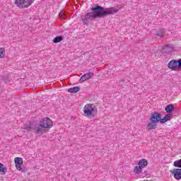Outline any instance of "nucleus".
I'll return each instance as SVG.
<instances>
[{
	"instance_id": "412c9836",
	"label": "nucleus",
	"mask_w": 181,
	"mask_h": 181,
	"mask_svg": "<svg viewBox=\"0 0 181 181\" xmlns=\"http://www.w3.org/2000/svg\"><path fill=\"white\" fill-rule=\"evenodd\" d=\"M5 57V48H0V59Z\"/></svg>"
},
{
	"instance_id": "20e7f679",
	"label": "nucleus",
	"mask_w": 181,
	"mask_h": 181,
	"mask_svg": "<svg viewBox=\"0 0 181 181\" xmlns=\"http://www.w3.org/2000/svg\"><path fill=\"white\" fill-rule=\"evenodd\" d=\"M97 114V107L94 104H87L83 107V115L86 118H94Z\"/></svg>"
},
{
	"instance_id": "9d476101",
	"label": "nucleus",
	"mask_w": 181,
	"mask_h": 181,
	"mask_svg": "<svg viewBox=\"0 0 181 181\" xmlns=\"http://www.w3.org/2000/svg\"><path fill=\"white\" fill-rule=\"evenodd\" d=\"M138 165L141 169H144V168H146V166H148V160H146V159H141L139 161Z\"/></svg>"
},
{
	"instance_id": "6e6552de",
	"label": "nucleus",
	"mask_w": 181,
	"mask_h": 181,
	"mask_svg": "<svg viewBox=\"0 0 181 181\" xmlns=\"http://www.w3.org/2000/svg\"><path fill=\"white\" fill-rule=\"evenodd\" d=\"M174 177L176 180H180L181 179V168H175L173 170Z\"/></svg>"
},
{
	"instance_id": "f8f14e48",
	"label": "nucleus",
	"mask_w": 181,
	"mask_h": 181,
	"mask_svg": "<svg viewBox=\"0 0 181 181\" xmlns=\"http://www.w3.org/2000/svg\"><path fill=\"white\" fill-rule=\"evenodd\" d=\"M173 50V48L169 45H165L163 48V54H165V53H170V52H172Z\"/></svg>"
},
{
	"instance_id": "423d86ee",
	"label": "nucleus",
	"mask_w": 181,
	"mask_h": 181,
	"mask_svg": "<svg viewBox=\"0 0 181 181\" xmlns=\"http://www.w3.org/2000/svg\"><path fill=\"white\" fill-rule=\"evenodd\" d=\"M93 76H94V73L88 72L83 75L80 79L79 83H84V81H87V80H90V78H93Z\"/></svg>"
},
{
	"instance_id": "f3484780",
	"label": "nucleus",
	"mask_w": 181,
	"mask_h": 181,
	"mask_svg": "<svg viewBox=\"0 0 181 181\" xmlns=\"http://www.w3.org/2000/svg\"><path fill=\"white\" fill-rule=\"evenodd\" d=\"M165 35V29H160L156 33V35L159 36V37H163Z\"/></svg>"
},
{
	"instance_id": "aec40b11",
	"label": "nucleus",
	"mask_w": 181,
	"mask_h": 181,
	"mask_svg": "<svg viewBox=\"0 0 181 181\" xmlns=\"http://www.w3.org/2000/svg\"><path fill=\"white\" fill-rule=\"evenodd\" d=\"M175 168H181V159L175 160L173 163Z\"/></svg>"
},
{
	"instance_id": "1a4fd4ad",
	"label": "nucleus",
	"mask_w": 181,
	"mask_h": 181,
	"mask_svg": "<svg viewBox=\"0 0 181 181\" xmlns=\"http://www.w3.org/2000/svg\"><path fill=\"white\" fill-rule=\"evenodd\" d=\"M171 118H173V114L168 113L165 115L163 119H160V124H165V122H168Z\"/></svg>"
},
{
	"instance_id": "a211bd4d",
	"label": "nucleus",
	"mask_w": 181,
	"mask_h": 181,
	"mask_svg": "<svg viewBox=\"0 0 181 181\" xmlns=\"http://www.w3.org/2000/svg\"><path fill=\"white\" fill-rule=\"evenodd\" d=\"M63 40V37L62 36H57L54 38L53 40V43H60Z\"/></svg>"
},
{
	"instance_id": "4be33fe9",
	"label": "nucleus",
	"mask_w": 181,
	"mask_h": 181,
	"mask_svg": "<svg viewBox=\"0 0 181 181\" xmlns=\"http://www.w3.org/2000/svg\"><path fill=\"white\" fill-rule=\"evenodd\" d=\"M59 16L61 19H62L63 21H66V14H64V12L63 11H61L59 13Z\"/></svg>"
},
{
	"instance_id": "39448f33",
	"label": "nucleus",
	"mask_w": 181,
	"mask_h": 181,
	"mask_svg": "<svg viewBox=\"0 0 181 181\" xmlns=\"http://www.w3.org/2000/svg\"><path fill=\"white\" fill-rule=\"evenodd\" d=\"M33 2H35V0H15L14 4L18 8L25 9V8H29Z\"/></svg>"
},
{
	"instance_id": "2eb2a0df",
	"label": "nucleus",
	"mask_w": 181,
	"mask_h": 181,
	"mask_svg": "<svg viewBox=\"0 0 181 181\" xmlns=\"http://www.w3.org/2000/svg\"><path fill=\"white\" fill-rule=\"evenodd\" d=\"M78 91H80V88L78 86H75L74 88H71L68 89V93H78Z\"/></svg>"
},
{
	"instance_id": "7ed1b4c3",
	"label": "nucleus",
	"mask_w": 181,
	"mask_h": 181,
	"mask_svg": "<svg viewBox=\"0 0 181 181\" xmlns=\"http://www.w3.org/2000/svg\"><path fill=\"white\" fill-rule=\"evenodd\" d=\"M162 118V114L154 112H152L150 117V122L147 124V128L148 131H152V129H156L158 127V122H160Z\"/></svg>"
},
{
	"instance_id": "0eeeda50",
	"label": "nucleus",
	"mask_w": 181,
	"mask_h": 181,
	"mask_svg": "<svg viewBox=\"0 0 181 181\" xmlns=\"http://www.w3.org/2000/svg\"><path fill=\"white\" fill-rule=\"evenodd\" d=\"M168 67L171 70H173L174 71H177V60L173 59L170 61L168 64Z\"/></svg>"
},
{
	"instance_id": "4468645a",
	"label": "nucleus",
	"mask_w": 181,
	"mask_h": 181,
	"mask_svg": "<svg viewBox=\"0 0 181 181\" xmlns=\"http://www.w3.org/2000/svg\"><path fill=\"white\" fill-rule=\"evenodd\" d=\"M34 128H35V126H32V123L25 124L23 127V129H26L27 131H30L31 129H33Z\"/></svg>"
},
{
	"instance_id": "f257e3e1",
	"label": "nucleus",
	"mask_w": 181,
	"mask_h": 181,
	"mask_svg": "<svg viewBox=\"0 0 181 181\" xmlns=\"http://www.w3.org/2000/svg\"><path fill=\"white\" fill-rule=\"evenodd\" d=\"M91 11L81 17L83 25H88L90 21H94L96 18H104L107 15H114V13L118 12V9L115 7H110L105 9L100 6L92 7Z\"/></svg>"
},
{
	"instance_id": "ddd939ff",
	"label": "nucleus",
	"mask_w": 181,
	"mask_h": 181,
	"mask_svg": "<svg viewBox=\"0 0 181 181\" xmlns=\"http://www.w3.org/2000/svg\"><path fill=\"white\" fill-rule=\"evenodd\" d=\"M173 110H175V106L173 105H168L165 108V110L168 114H172Z\"/></svg>"
},
{
	"instance_id": "5701e85b",
	"label": "nucleus",
	"mask_w": 181,
	"mask_h": 181,
	"mask_svg": "<svg viewBox=\"0 0 181 181\" xmlns=\"http://www.w3.org/2000/svg\"><path fill=\"white\" fill-rule=\"evenodd\" d=\"M16 167L18 170H22V164H16Z\"/></svg>"
},
{
	"instance_id": "9b49d317",
	"label": "nucleus",
	"mask_w": 181,
	"mask_h": 181,
	"mask_svg": "<svg viewBox=\"0 0 181 181\" xmlns=\"http://www.w3.org/2000/svg\"><path fill=\"white\" fill-rule=\"evenodd\" d=\"M6 172H8L6 166H5L2 163H0V173L1 175H6Z\"/></svg>"
},
{
	"instance_id": "b1692460",
	"label": "nucleus",
	"mask_w": 181,
	"mask_h": 181,
	"mask_svg": "<svg viewBox=\"0 0 181 181\" xmlns=\"http://www.w3.org/2000/svg\"><path fill=\"white\" fill-rule=\"evenodd\" d=\"M5 83H8V81H5Z\"/></svg>"
},
{
	"instance_id": "f03ea898",
	"label": "nucleus",
	"mask_w": 181,
	"mask_h": 181,
	"mask_svg": "<svg viewBox=\"0 0 181 181\" xmlns=\"http://www.w3.org/2000/svg\"><path fill=\"white\" fill-rule=\"evenodd\" d=\"M52 127H53V122L49 117H45L41 119L40 124H35L33 129L36 134H45V129Z\"/></svg>"
},
{
	"instance_id": "dca6fc26",
	"label": "nucleus",
	"mask_w": 181,
	"mask_h": 181,
	"mask_svg": "<svg viewBox=\"0 0 181 181\" xmlns=\"http://www.w3.org/2000/svg\"><path fill=\"white\" fill-rule=\"evenodd\" d=\"M134 173L135 175H139L142 172V168L139 166H135L134 170H133Z\"/></svg>"
},
{
	"instance_id": "6ab92c4d",
	"label": "nucleus",
	"mask_w": 181,
	"mask_h": 181,
	"mask_svg": "<svg viewBox=\"0 0 181 181\" xmlns=\"http://www.w3.org/2000/svg\"><path fill=\"white\" fill-rule=\"evenodd\" d=\"M16 164L22 165L23 163V160L22 158L16 157L14 160Z\"/></svg>"
}]
</instances>
